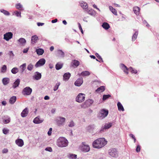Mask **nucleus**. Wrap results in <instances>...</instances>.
<instances>
[{
  "instance_id": "47",
  "label": "nucleus",
  "mask_w": 159,
  "mask_h": 159,
  "mask_svg": "<svg viewBox=\"0 0 159 159\" xmlns=\"http://www.w3.org/2000/svg\"><path fill=\"white\" fill-rule=\"evenodd\" d=\"M2 132L4 134H7L9 132V130L8 129L5 128L3 129Z\"/></svg>"
},
{
  "instance_id": "19",
  "label": "nucleus",
  "mask_w": 159,
  "mask_h": 159,
  "mask_svg": "<svg viewBox=\"0 0 159 159\" xmlns=\"http://www.w3.org/2000/svg\"><path fill=\"white\" fill-rule=\"evenodd\" d=\"M70 74L69 73H65L63 75V79L65 80H68L70 76Z\"/></svg>"
},
{
  "instance_id": "21",
  "label": "nucleus",
  "mask_w": 159,
  "mask_h": 159,
  "mask_svg": "<svg viewBox=\"0 0 159 159\" xmlns=\"http://www.w3.org/2000/svg\"><path fill=\"white\" fill-rule=\"evenodd\" d=\"M117 106L118 107V109L119 111H124L125 110L122 105L120 102H118L117 103Z\"/></svg>"
},
{
  "instance_id": "52",
  "label": "nucleus",
  "mask_w": 159,
  "mask_h": 159,
  "mask_svg": "<svg viewBox=\"0 0 159 159\" xmlns=\"http://www.w3.org/2000/svg\"><path fill=\"white\" fill-rule=\"evenodd\" d=\"M16 7L17 9H19L21 8L22 6L21 4H20V3H18L16 5Z\"/></svg>"
},
{
  "instance_id": "61",
  "label": "nucleus",
  "mask_w": 159,
  "mask_h": 159,
  "mask_svg": "<svg viewBox=\"0 0 159 159\" xmlns=\"http://www.w3.org/2000/svg\"><path fill=\"white\" fill-rule=\"evenodd\" d=\"M57 19H56L52 20V23H54L57 22Z\"/></svg>"
},
{
  "instance_id": "62",
  "label": "nucleus",
  "mask_w": 159,
  "mask_h": 159,
  "mask_svg": "<svg viewBox=\"0 0 159 159\" xmlns=\"http://www.w3.org/2000/svg\"><path fill=\"white\" fill-rule=\"evenodd\" d=\"M9 54L10 56H14V55L12 51H11L9 52Z\"/></svg>"
},
{
  "instance_id": "58",
  "label": "nucleus",
  "mask_w": 159,
  "mask_h": 159,
  "mask_svg": "<svg viewBox=\"0 0 159 159\" xmlns=\"http://www.w3.org/2000/svg\"><path fill=\"white\" fill-rule=\"evenodd\" d=\"M29 50V48H26L25 49H24L23 51V52L24 53H27Z\"/></svg>"
},
{
  "instance_id": "46",
  "label": "nucleus",
  "mask_w": 159,
  "mask_h": 159,
  "mask_svg": "<svg viewBox=\"0 0 159 159\" xmlns=\"http://www.w3.org/2000/svg\"><path fill=\"white\" fill-rule=\"evenodd\" d=\"M11 119L10 117H8L7 119L4 120L3 122L5 124H7L10 121Z\"/></svg>"
},
{
  "instance_id": "55",
  "label": "nucleus",
  "mask_w": 159,
  "mask_h": 159,
  "mask_svg": "<svg viewBox=\"0 0 159 159\" xmlns=\"http://www.w3.org/2000/svg\"><path fill=\"white\" fill-rule=\"evenodd\" d=\"M130 137H131L133 139H134V142H135L136 141V139L135 137V136L132 134H129Z\"/></svg>"
},
{
  "instance_id": "37",
  "label": "nucleus",
  "mask_w": 159,
  "mask_h": 159,
  "mask_svg": "<svg viewBox=\"0 0 159 159\" xmlns=\"http://www.w3.org/2000/svg\"><path fill=\"white\" fill-rule=\"evenodd\" d=\"M81 75L83 76H88L90 75V73L88 71H84L81 73Z\"/></svg>"
},
{
  "instance_id": "15",
  "label": "nucleus",
  "mask_w": 159,
  "mask_h": 159,
  "mask_svg": "<svg viewBox=\"0 0 159 159\" xmlns=\"http://www.w3.org/2000/svg\"><path fill=\"white\" fill-rule=\"evenodd\" d=\"M41 74L40 73L36 72L35 73L34 75L33 76V78L36 80H38L40 79L41 78Z\"/></svg>"
},
{
  "instance_id": "5",
  "label": "nucleus",
  "mask_w": 159,
  "mask_h": 159,
  "mask_svg": "<svg viewBox=\"0 0 159 159\" xmlns=\"http://www.w3.org/2000/svg\"><path fill=\"white\" fill-rule=\"evenodd\" d=\"M85 98V95L82 93H80L77 96L76 101L79 102H81L84 100Z\"/></svg>"
},
{
  "instance_id": "60",
  "label": "nucleus",
  "mask_w": 159,
  "mask_h": 159,
  "mask_svg": "<svg viewBox=\"0 0 159 159\" xmlns=\"http://www.w3.org/2000/svg\"><path fill=\"white\" fill-rule=\"evenodd\" d=\"M49 98V97L48 96H46L44 98V99L45 100H48Z\"/></svg>"
},
{
  "instance_id": "2",
  "label": "nucleus",
  "mask_w": 159,
  "mask_h": 159,
  "mask_svg": "<svg viewBox=\"0 0 159 159\" xmlns=\"http://www.w3.org/2000/svg\"><path fill=\"white\" fill-rule=\"evenodd\" d=\"M68 145V141L64 138L60 137L57 140V145L59 147H65Z\"/></svg>"
},
{
  "instance_id": "9",
  "label": "nucleus",
  "mask_w": 159,
  "mask_h": 159,
  "mask_svg": "<svg viewBox=\"0 0 159 159\" xmlns=\"http://www.w3.org/2000/svg\"><path fill=\"white\" fill-rule=\"evenodd\" d=\"M45 63V60L43 58L40 59L36 63L35 66L38 67L43 65Z\"/></svg>"
},
{
  "instance_id": "3",
  "label": "nucleus",
  "mask_w": 159,
  "mask_h": 159,
  "mask_svg": "<svg viewBox=\"0 0 159 159\" xmlns=\"http://www.w3.org/2000/svg\"><path fill=\"white\" fill-rule=\"evenodd\" d=\"M108 152L109 154L112 157H116L118 156L117 151L116 148H111L110 149Z\"/></svg>"
},
{
  "instance_id": "34",
  "label": "nucleus",
  "mask_w": 159,
  "mask_h": 159,
  "mask_svg": "<svg viewBox=\"0 0 159 159\" xmlns=\"http://www.w3.org/2000/svg\"><path fill=\"white\" fill-rule=\"evenodd\" d=\"M19 71L18 69L16 67H14L11 70V72L13 74H16Z\"/></svg>"
},
{
  "instance_id": "57",
  "label": "nucleus",
  "mask_w": 159,
  "mask_h": 159,
  "mask_svg": "<svg viewBox=\"0 0 159 159\" xmlns=\"http://www.w3.org/2000/svg\"><path fill=\"white\" fill-rule=\"evenodd\" d=\"M52 128H50V129H49V131L48 132V135H51V131H52Z\"/></svg>"
},
{
  "instance_id": "11",
  "label": "nucleus",
  "mask_w": 159,
  "mask_h": 159,
  "mask_svg": "<svg viewBox=\"0 0 159 159\" xmlns=\"http://www.w3.org/2000/svg\"><path fill=\"white\" fill-rule=\"evenodd\" d=\"M15 143L19 147H21L24 144V141L21 139H18L16 140Z\"/></svg>"
},
{
  "instance_id": "53",
  "label": "nucleus",
  "mask_w": 159,
  "mask_h": 159,
  "mask_svg": "<svg viewBox=\"0 0 159 159\" xmlns=\"http://www.w3.org/2000/svg\"><path fill=\"white\" fill-rule=\"evenodd\" d=\"M140 146L139 145H137L136 148V151L137 152H139L140 151Z\"/></svg>"
},
{
  "instance_id": "59",
  "label": "nucleus",
  "mask_w": 159,
  "mask_h": 159,
  "mask_svg": "<svg viewBox=\"0 0 159 159\" xmlns=\"http://www.w3.org/2000/svg\"><path fill=\"white\" fill-rule=\"evenodd\" d=\"M44 24V23H40V22H38L37 23V25L39 26H42Z\"/></svg>"
},
{
  "instance_id": "43",
  "label": "nucleus",
  "mask_w": 159,
  "mask_h": 159,
  "mask_svg": "<svg viewBox=\"0 0 159 159\" xmlns=\"http://www.w3.org/2000/svg\"><path fill=\"white\" fill-rule=\"evenodd\" d=\"M34 66L32 64H29L27 66V69L30 71H31L32 70Z\"/></svg>"
},
{
  "instance_id": "30",
  "label": "nucleus",
  "mask_w": 159,
  "mask_h": 159,
  "mask_svg": "<svg viewBox=\"0 0 159 159\" xmlns=\"http://www.w3.org/2000/svg\"><path fill=\"white\" fill-rule=\"evenodd\" d=\"M16 97L15 96L12 97L10 99L9 102L11 104H13L16 100Z\"/></svg>"
},
{
  "instance_id": "36",
  "label": "nucleus",
  "mask_w": 159,
  "mask_h": 159,
  "mask_svg": "<svg viewBox=\"0 0 159 159\" xmlns=\"http://www.w3.org/2000/svg\"><path fill=\"white\" fill-rule=\"evenodd\" d=\"M62 67V64L59 63H57L56 65V68L57 70L61 69Z\"/></svg>"
},
{
  "instance_id": "48",
  "label": "nucleus",
  "mask_w": 159,
  "mask_h": 159,
  "mask_svg": "<svg viewBox=\"0 0 159 159\" xmlns=\"http://www.w3.org/2000/svg\"><path fill=\"white\" fill-rule=\"evenodd\" d=\"M60 84V83H58L56 84V85L55 86L53 90L54 91H56L58 89L59 86Z\"/></svg>"
},
{
  "instance_id": "20",
  "label": "nucleus",
  "mask_w": 159,
  "mask_h": 159,
  "mask_svg": "<svg viewBox=\"0 0 159 159\" xmlns=\"http://www.w3.org/2000/svg\"><path fill=\"white\" fill-rule=\"evenodd\" d=\"M80 5L81 7L83 9H86L88 7V5L87 3L84 2H82L80 3Z\"/></svg>"
},
{
  "instance_id": "54",
  "label": "nucleus",
  "mask_w": 159,
  "mask_h": 159,
  "mask_svg": "<svg viewBox=\"0 0 159 159\" xmlns=\"http://www.w3.org/2000/svg\"><path fill=\"white\" fill-rule=\"evenodd\" d=\"M45 150L47 151H48L50 152H51L52 151V150L51 147H47L45 149Z\"/></svg>"
},
{
  "instance_id": "10",
  "label": "nucleus",
  "mask_w": 159,
  "mask_h": 159,
  "mask_svg": "<svg viewBox=\"0 0 159 159\" xmlns=\"http://www.w3.org/2000/svg\"><path fill=\"white\" fill-rule=\"evenodd\" d=\"M13 34L12 33L10 32L6 33L4 35V39L6 41H8L12 38Z\"/></svg>"
},
{
  "instance_id": "8",
  "label": "nucleus",
  "mask_w": 159,
  "mask_h": 159,
  "mask_svg": "<svg viewBox=\"0 0 159 159\" xmlns=\"http://www.w3.org/2000/svg\"><path fill=\"white\" fill-rule=\"evenodd\" d=\"M32 91V89L29 87H26L23 89V93L24 95H29Z\"/></svg>"
},
{
  "instance_id": "26",
  "label": "nucleus",
  "mask_w": 159,
  "mask_h": 159,
  "mask_svg": "<svg viewBox=\"0 0 159 159\" xmlns=\"http://www.w3.org/2000/svg\"><path fill=\"white\" fill-rule=\"evenodd\" d=\"M102 26L105 30H108L110 27L109 24L106 22H104L102 24Z\"/></svg>"
},
{
  "instance_id": "51",
  "label": "nucleus",
  "mask_w": 159,
  "mask_h": 159,
  "mask_svg": "<svg viewBox=\"0 0 159 159\" xmlns=\"http://www.w3.org/2000/svg\"><path fill=\"white\" fill-rule=\"evenodd\" d=\"M68 125L70 127H72L74 126V123L73 121H71L70 122Z\"/></svg>"
},
{
  "instance_id": "45",
  "label": "nucleus",
  "mask_w": 159,
  "mask_h": 159,
  "mask_svg": "<svg viewBox=\"0 0 159 159\" xmlns=\"http://www.w3.org/2000/svg\"><path fill=\"white\" fill-rule=\"evenodd\" d=\"M110 95H104L103 96L102 99L103 100H105L111 97Z\"/></svg>"
},
{
  "instance_id": "13",
  "label": "nucleus",
  "mask_w": 159,
  "mask_h": 159,
  "mask_svg": "<svg viewBox=\"0 0 159 159\" xmlns=\"http://www.w3.org/2000/svg\"><path fill=\"white\" fill-rule=\"evenodd\" d=\"M59 119L57 121V124L58 125L60 126L63 124L65 121V118L64 117H60Z\"/></svg>"
},
{
  "instance_id": "33",
  "label": "nucleus",
  "mask_w": 159,
  "mask_h": 159,
  "mask_svg": "<svg viewBox=\"0 0 159 159\" xmlns=\"http://www.w3.org/2000/svg\"><path fill=\"white\" fill-rule=\"evenodd\" d=\"M26 63H24L22 65H21L20 68L21 70V72H23L26 69Z\"/></svg>"
},
{
  "instance_id": "23",
  "label": "nucleus",
  "mask_w": 159,
  "mask_h": 159,
  "mask_svg": "<svg viewBox=\"0 0 159 159\" xmlns=\"http://www.w3.org/2000/svg\"><path fill=\"white\" fill-rule=\"evenodd\" d=\"M36 52H37V54L39 55H42L44 51V50L41 48H39L37 49L36 50Z\"/></svg>"
},
{
  "instance_id": "28",
  "label": "nucleus",
  "mask_w": 159,
  "mask_h": 159,
  "mask_svg": "<svg viewBox=\"0 0 159 159\" xmlns=\"http://www.w3.org/2000/svg\"><path fill=\"white\" fill-rule=\"evenodd\" d=\"M109 8L111 12L114 15H117V12L116 10L111 6H109Z\"/></svg>"
},
{
  "instance_id": "38",
  "label": "nucleus",
  "mask_w": 159,
  "mask_h": 159,
  "mask_svg": "<svg viewBox=\"0 0 159 159\" xmlns=\"http://www.w3.org/2000/svg\"><path fill=\"white\" fill-rule=\"evenodd\" d=\"M0 11L1 12L3 13L5 15L9 16L10 15L9 12L6 10L3 9H2Z\"/></svg>"
},
{
  "instance_id": "64",
  "label": "nucleus",
  "mask_w": 159,
  "mask_h": 159,
  "mask_svg": "<svg viewBox=\"0 0 159 159\" xmlns=\"http://www.w3.org/2000/svg\"><path fill=\"white\" fill-rule=\"evenodd\" d=\"M54 47L53 46H51L50 48V50L51 51H52L54 50Z\"/></svg>"
},
{
  "instance_id": "14",
  "label": "nucleus",
  "mask_w": 159,
  "mask_h": 159,
  "mask_svg": "<svg viewBox=\"0 0 159 159\" xmlns=\"http://www.w3.org/2000/svg\"><path fill=\"white\" fill-rule=\"evenodd\" d=\"M29 113V111L27 108H25L21 113V116L24 117L27 116Z\"/></svg>"
},
{
  "instance_id": "17",
  "label": "nucleus",
  "mask_w": 159,
  "mask_h": 159,
  "mask_svg": "<svg viewBox=\"0 0 159 159\" xmlns=\"http://www.w3.org/2000/svg\"><path fill=\"white\" fill-rule=\"evenodd\" d=\"M120 66L122 69L123 70L124 72L127 75L128 74V71L129 69L124 64H121Z\"/></svg>"
},
{
  "instance_id": "1",
  "label": "nucleus",
  "mask_w": 159,
  "mask_h": 159,
  "mask_svg": "<svg viewBox=\"0 0 159 159\" xmlns=\"http://www.w3.org/2000/svg\"><path fill=\"white\" fill-rule=\"evenodd\" d=\"M107 141L104 138H100L95 140L93 143V146L94 148L99 149L105 146Z\"/></svg>"
},
{
  "instance_id": "40",
  "label": "nucleus",
  "mask_w": 159,
  "mask_h": 159,
  "mask_svg": "<svg viewBox=\"0 0 159 159\" xmlns=\"http://www.w3.org/2000/svg\"><path fill=\"white\" fill-rule=\"evenodd\" d=\"M129 70L132 73L136 74L137 73V70L135 69H134L132 67H130L129 68Z\"/></svg>"
},
{
  "instance_id": "32",
  "label": "nucleus",
  "mask_w": 159,
  "mask_h": 159,
  "mask_svg": "<svg viewBox=\"0 0 159 159\" xmlns=\"http://www.w3.org/2000/svg\"><path fill=\"white\" fill-rule=\"evenodd\" d=\"M57 54L60 56L63 57L64 55V52L61 50H59L57 51Z\"/></svg>"
},
{
  "instance_id": "31",
  "label": "nucleus",
  "mask_w": 159,
  "mask_h": 159,
  "mask_svg": "<svg viewBox=\"0 0 159 159\" xmlns=\"http://www.w3.org/2000/svg\"><path fill=\"white\" fill-rule=\"evenodd\" d=\"M112 126V124L111 123H109L108 124H106L104 125V128H102L103 129H107L110 128Z\"/></svg>"
},
{
  "instance_id": "22",
  "label": "nucleus",
  "mask_w": 159,
  "mask_h": 159,
  "mask_svg": "<svg viewBox=\"0 0 159 159\" xmlns=\"http://www.w3.org/2000/svg\"><path fill=\"white\" fill-rule=\"evenodd\" d=\"M133 10L134 13L137 15L139 14L140 8L138 7H135L133 8Z\"/></svg>"
},
{
  "instance_id": "18",
  "label": "nucleus",
  "mask_w": 159,
  "mask_h": 159,
  "mask_svg": "<svg viewBox=\"0 0 159 159\" xmlns=\"http://www.w3.org/2000/svg\"><path fill=\"white\" fill-rule=\"evenodd\" d=\"M38 40V38L37 35H34L32 37L31 41L32 43L33 44L35 43Z\"/></svg>"
},
{
  "instance_id": "42",
  "label": "nucleus",
  "mask_w": 159,
  "mask_h": 159,
  "mask_svg": "<svg viewBox=\"0 0 159 159\" xmlns=\"http://www.w3.org/2000/svg\"><path fill=\"white\" fill-rule=\"evenodd\" d=\"M7 66L5 65H3L1 68V72L3 73H5L6 72L7 70Z\"/></svg>"
},
{
  "instance_id": "39",
  "label": "nucleus",
  "mask_w": 159,
  "mask_h": 159,
  "mask_svg": "<svg viewBox=\"0 0 159 159\" xmlns=\"http://www.w3.org/2000/svg\"><path fill=\"white\" fill-rule=\"evenodd\" d=\"M18 41L21 44L25 43L26 42L25 39L23 38H20Z\"/></svg>"
},
{
  "instance_id": "27",
  "label": "nucleus",
  "mask_w": 159,
  "mask_h": 159,
  "mask_svg": "<svg viewBox=\"0 0 159 159\" xmlns=\"http://www.w3.org/2000/svg\"><path fill=\"white\" fill-rule=\"evenodd\" d=\"M20 80L19 79H17L14 83L13 85V87L14 88H15L18 87L20 84Z\"/></svg>"
},
{
  "instance_id": "29",
  "label": "nucleus",
  "mask_w": 159,
  "mask_h": 159,
  "mask_svg": "<svg viewBox=\"0 0 159 159\" xmlns=\"http://www.w3.org/2000/svg\"><path fill=\"white\" fill-rule=\"evenodd\" d=\"M72 63L73 65L76 67H77L80 65V62L79 61L76 60H74L73 61Z\"/></svg>"
},
{
  "instance_id": "44",
  "label": "nucleus",
  "mask_w": 159,
  "mask_h": 159,
  "mask_svg": "<svg viewBox=\"0 0 159 159\" xmlns=\"http://www.w3.org/2000/svg\"><path fill=\"white\" fill-rule=\"evenodd\" d=\"M69 157L72 159H76L77 158V155L72 154H70L68 155Z\"/></svg>"
},
{
  "instance_id": "41",
  "label": "nucleus",
  "mask_w": 159,
  "mask_h": 159,
  "mask_svg": "<svg viewBox=\"0 0 159 159\" xmlns=\"http://www.w3.org/2000/svg\"><path fill=\"white\" fill-rule=\"evenodd\" d=\"M95 55L97 57V58L99 60V61H98L99 62H103V61L102 60V59L101 57L99 55V54L98 53H96L95 54Z\"/></svg>"
},
{
  "instance_id": "63",
  "label": "nucleus",
  "mask_w": 159,
  "mask_h": 159,
  "mask_svg": "<svg viewBox=\"0 0 159 159\" xmlns=\"http://www.w3.org/2000/svg\"><path fill=\"white\" fill-rule=\"evenodd\" d=\"M2 104L3 105H5L6 104V102L5 101H2Z\"/></svg>"
},
{
  "instance_id": "56",
  "label": "nucleus",
  "mask_w": 159,
  "mask_h": 159,
  "mask_svg": "<svg viewBox=\"0 0 159 159\" xmlns=\"http://www.w3.org/2000/svg\"><path fill=\"white\" fill-rule=\"evenodd\" d=\"M8 150L6 148H4L2 151L3 153H6L8 152Z\"/></svg>"
},
{
  "instance_id": "16",
  "label": "nucleus",
  "mask_w": 159,
  "mask_h": 159,
  "mask_svg": "<svg viewBox=\"0 0 159 159\" xmlns=\"http://www.w3.org/2000/svg\"><path fill=\"white\" fill-rule=\"evenodd\" d=\"M83 83L82 79H78L75 82V84L77 86H80Z\"/></svg>"
},
{
  "instance_id": "50",
  "label": "nucleus",
  "mask_w": 159,
  "mask_h": 159,
  "mask_svg": "<svg viewBox=\"0 0 159 159\" xmlns=\"http://www.w3.org/2000/svg\"><path fill=\"white\" fill-rule=\"evenodd\" d=\"M78 26H79V29L80 30L81 33L82 34H83V30H82V28L81 27V25L79 23H78Z\"/></svg>"
},
{
  "instance_id": "24",
  "label": "nucleus",
  "mask_w": 159,
  "mask_h": 159,
  "mask_svg": "<svg viewBox=\"0 0 159 159\" xmlns=\"http://www.w3.org/2000/svg\"><path fill=\"white\" fill-rule=\"evenodd\" d=\"M9 79L7 78H5L3 79L2 82L4 85H6L8 84L9 82Z\"/></svg>"
},
{
  "instance_id": "25",
  "label": "nucleus",
  "mask_w": 159,
  "mask_h": 159,
  "mask_svg": "<svg viewBox=\"0 0 159 159\" xmlns=\"http://www.w3.org/2000/svg\"><path fill=\"white\" fill-rule=\"evenodd\" d=\"M105 89V87L104 86H101L98 88L96 90V92L98 93H100L103 92Z\"/></svg>"
},
{
  "instance_id": "6",
  "label": "nucleus",
  "mask_w": 159,
  "mask_h": 159,
  "mask_svg": "<svg viewBox=\"0 0 159 159\" xmlns=\"http://www.w3.org/2000/svg\"><path fill=\"white\" fill-rule=\"evenodd\" d=\"M93 100L91 99H89L86 100L84 104L81 105L82 107L85 108L90 106L93 103Z\"/></svg>"
},
{
  "instance_id": "49",
  "label": "nucleus",
  "mask_w": 159,
  "mask_h": 159,
  "mask_svg": "<svg viewBox=\"0 0 159 159\" xmlns=\"http://www.w3.org/2000/svg\"><path fill=\"white\" fill-rule=\"evenodd\" d=\"M14 13H15V14L16 16L18 17L20 16V17H21V12H19L17 11H16L15 12H14Z\"/></svg>"
},
{
  "instance_id": "7",
  "label": "nucleus",
  "mask_w": 159,
  "mask_h": 159,
  "mask_svg": "<svg viewBox=\"0 0 159 159\" xmlns=\"http://www.w3.org/2000/svg\"><path fill=\"white\" fill-rule=\"evenodd\" d=\"M81 150L84 152H88L90 150V148L88 145L85 144V143H83L81 147Z\"/></svg>"
},
{
  "instance_id": "4",
  "label": "nucleus",
  "mask_w": 159,
  "mask_h": 159,
  "mask_svg": "<svg viewBox=\"0 0 159 159\" xmlns=\"http://www.w3.org/2000/svg\"><path fill=\"white\" fill-rule=\"evenodd\" d=\"M108 114V111L105 109L101 110L99 114L100 117L103 119L106 117Z\"/></svg>"
},
{
  "instance_id": "35",
  "label": "nucleus",
  "mask_w": 159,
  "mask_h": 159,
  "mask_svg": "<svg viewBox=\"0 0 159 159\" xmlns=\"http://www.w3.org/2000/svg\"><path fill=\"white\" fill-rule=\"evenodd\" d=\"M138 32L136 31L135 32L134 34H133V36H132V40L133 41H134L137 38V36L138 35Z\"/></svg>"
},
{
  "instance_id": "12",
  "label": "nucleus",
  "mask_w": 159,
  "mask_h": 159,
  "mask_svg": "<svg viewBox=\"0 0 159 159\" xmlns=\"http://www.w3.org/2000/svg\"><path fill=\"white\" fill-rule=\"evenodd\" d=\"M43 119H40L39 116L35 118L33 120V122L35 124H39L42 122Z\"/></svg>"
}]
</instances>
